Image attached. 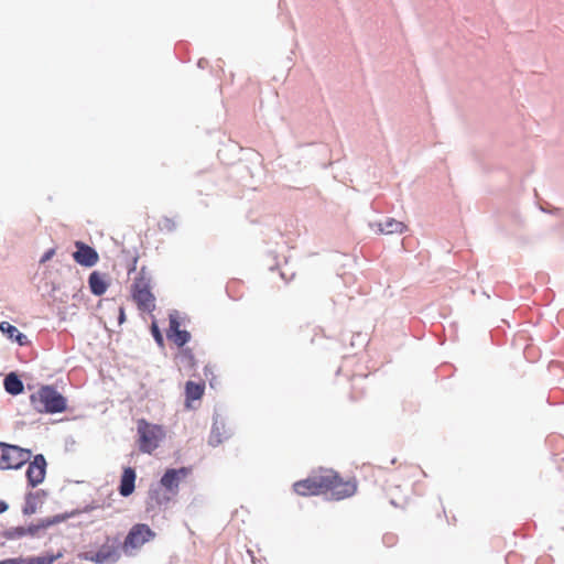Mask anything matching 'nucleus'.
Instances as JSON below:
<instances>
[{
	"mask_svg": "<svg viewBox=\"0 0 564 564\" xmlns=\"http://www.w3.org/2000/svg\"><path fill=\"white\" fill-rule=\"evenodd\" d=\"M205 391L204 382L187 381L185 384V403L191 406V402L199 400Z\"/></svg>",
	"mask_w": 564,
	"mask_h": 564,
	"instance_id": "4468645a",
	"label": "nucleus"
},
{
	"mask_svg": "<svg viewBox=\"0 0 564 564\" xmlns=\"http://www.w3.org/2000/svg\"><path fill=\"white\" fill-rule=\"evenodd\" d=\"M3 384L6 391L12 395H17L23 391V382L15 373H9L4 378Z\"/></svg>",
	"mask_w": 564,
	"mask_h": 564,
	"instance_id": "a211bd4d",
	"label": "nucleus"
},
{
	"mask_svg": "<svg viewBox=\"0 0 564 564\" xmlns=\"http://www.w3.org/2000/svg\"><path fill=\"white\" fill-rule=\"evenodd\" d=\"M151 333L155 339V341L160 345V346H163L164 345V339H163V336L159 329V326L155 322L152 323L151 325Z\"/></svg>",
	"mask_w": 564,
	"mask_h": 564,
	"instance_id": "b1692460",
	"label": "nucleus"
},
{
	"mask_svg": "<svg viewBox=\"0 0 564 564\" xmlns=\"http://www.w3.org/2000/svg\"><path fill=\"white\" fill-rule=\"evenodd\" d=\"M139 435V449L142 453L152 454L165 437V431L162 425L149 423L144 419L137 422Z\"/></svg>",
	"mask_w": 564,
	"mask_h": 564,
	"instance_id": "39448f33",
	"label": "nucleus"
},
{
	"mask_svg": "<svg viewBox=\"0 0 564 564\" xmlns=\"http://www.w3.org/2000/svg\"><path fill=\"white\" fill-rule=\"evenodd\" d=\"M134 481H135L134 469H132L131 467L124 468L122 476H121L120 487H119L120 495L123 497L130 496L134 490Z\"/></svg>",
	"mask_w": 564,
	"mask_h": 564,
	"instance_id": "2eb2a0df",
	"label": "nucleus"
},
{
	"mask_svg": "<svg viewBox=\"0 0 564 564\" xmlns=\"http://www.w3.org/2000/svg\"><path fill=\"white\" fill-rule=\"evenodd\" d=\"M24 560L22 557H14L0 561V564H23Z\"/></svg>",
	"mask_w": 564,
	"mask_h": 564,
	"instance_id": "a878e982",
	"label": "nucleus"
},
{
	"mask_svg": "<svg viewBox=\"0 0 564 564\" xmlns=\"http://www.w3.org/2000/svg\"><path fill=\"white\" fill-rule=\"evenodd\" d=\"M55 253V250L54 249H50L48 251H46L44 253V256L42 257L41 259V262H46L47 260H50Z\"/></svg>",
	"mask_w": 564,
	"mask_h": 564,
	"instance_id": "cd10ccee",
	"label": "nucleus"
},
{
	"mask_svg": "<svg viewBox=\"0 0 564 564\" xmlns=\"http://www.w3.org/2000/svg\"><path fill=\"white\" fill-rule=\"evenodd\" d=\"M54 522L55 521L47 520V521H42L39 524H32V525L25 527L26 535L35 536L40 531L45 530Z\"/></svg>",
	"mask_w": 564,
	"mask_h": 564,
	"instance_id": "412c9836",
	"label": "nucleus"
},
{
	"mask_svg": "<svg viewBox=\"0 0 564 564\" xmlns=\"http://www.w3.org/2000/svg\"><path fill=\"white\" fill-rule=\"evenodd\" d=\"M31 451L15 445L0 444V469H18L30 460Z\"/></svg>",
	"mask_w": 564,
	"mask_h": 564,
	"instance_id": "423d86ee",
	"label": "nucleus"
},
{
	"mask_svg": "<svg viewBox=\"0 0 564 564\" xmlns=\"http://www.w3.org/2000/svg\"><path fill=\"white\" fill-rule=\"evenodd\" d=\"M0 329L3 334H7L10 339H13L19 329L11 325L9 322H2L0 324Z\"/></svg>",
	"mask_w": 564,
	"mask_h": 564,
	"instance_id": "4be33fe9",
	"label": "nucleus"
},
{
	"mask_svg": "<svg viewBox=\"0 0 564 564\" xmlns=\"http://www.w3.org/2000/svg\"><path fill=\"white\" fill-rule=\"evenodd\" d=\"M158 227L160 231L172 232L176 229V221L170 217H163L159 220Z\"/></svg>",
	"mask_w": 564,
	"mask_h": 564,
	"instance_id": "aec40b11",
	"label": "nucleus"
},
{
	"mask_svg": "<svg viewBox=\"0 0 564 564\" xmlns=\"http://www.w3.org/2000/svg\"><path fill=\"white\" fill-rule=\"evenodd\" d=\"M26 535V529L25 527H18L12 529V531L9 533L10 538H22Z\"/></svg>",
	"mask_w": 564,
	"mask_h": 564,
	"instance_id": "393cba45",
	"label": "nucleus"
},
{
	"mask_svg": "<svg viewBox=\"0 0 564 564\" xmlns=\"http://www.w3.org/2000/svg\"><path fill=\"white\" fill-rule=\"evenodd\" d=\"M191 473L192 468L189 467H181L178 469H166V471L164 473L160 480V484L172 496H176L178 492L180 482L186 477H188Z\"/></svg>",
	"mask_w": 564,
	"mask_h": 564,
	"instance_id": "1a4fd4ad",
	"label": "nucleus"
},
{
	"mask_svg": "<svg viewBox=\"0 0 564 564\" xmlns=\"http://www.w3.org/2000/svg\"><path fill=\"white\" fill-rule=\"evenodd\" d=\"M323 482L324 495L334 500L349 498L357 491L356 479H344L334 469H323Z\"/></svg>",
	"mask_w": 564,
	"mask_h": 564,
	"instance_id": "7ed1b4c3",
	"label": "nucleus"
},
{
	"mask_svg": "<svg viewBox=\"0 0 564 564\" xmlns=\"http://www.w3.org/2000/svg\"><path fill=\"white\" fill-rule=\"evenodd\" d=\"M119 324H122L126 319V313H124V308L123 307H120L119 308Z\"/></svg>",
	"mask_w": 564,
	"mask_h": 564,
	"instance_id": "c85d7f7f",
	"label": "nucleus"
},
{
	"mask_svg": "<svg viewBox=\"0 0 564 564\" xmlns=\"http://www.w3.org/2000/svg\"><path fill=\"white\" fill-rule=\"evenodd\" d=\"M55 557L53 556H36L29 560L26 564H53Z\"/></svg>",
	"mask_w": 564,
	"mask_h": 564,
	"instance_id": "5701e85b",
	"label": "nucleus"
},
{
	"mask_svg": "<svg viewBox=\"0 0 564 564\" xmlns=\"http://www.w3.org/2000/svg\"><path fill=\"white\" fill-rule=\"evenodd\" d=\"M293 490L303 497L324 495L323 469L294 482Z\"/></svg>",
	"mask_w": 564,
	"mask_h": 564,
	"instance_id": "6e6552de",
	"label": "nucleus"
},
{
	"mask_svg": "<svg viewBox=\"0 0 564 564\" xmlns=\"http://www.w3.org/2000/svg\"><path fill=\"white\" fill-rule=\"evenodd\" d=\"M46 462L43 455H36L26 469V478L32 487L40 485L45 477Z\"/></svg>",
	"mask_w": 564,
	"mask_h": 564,
	"instance_id": "f8f14e48",
	"label": "nucleus"
},
{
	"mask_svg": "<svg viewBox=\"0 0 564 564\" xmlns=\"http://www.w3.org/2000/svg\"><path fill=\"white\" fill-rule=\"evenodd\" d=\"M8 506L4 501L0 500V513L4 512L7 510Z\"/></svg>",
	"mask_w": 564,
	"mask_h": 564,
	"instance_id": "c756f323",
	"label": "nucleus"
},
{
	"mask_svg": "<svg viewBox=\"0 0 564 564\" xmlns=\"http://www.w3.org/2000/svg\"><path fill=\"white\" fill-rule=\"evenodd\" d=\"M378 231L384 235L402 234L406 226L402 221H398L393 218H387L382 223L377 224Z\"/></svg>",
	"mask_w": 564,
	"mask_h": 564,
	"instance_id": "f3484780",
	"label": "nucleus"
},
{
	"mask_svg": "<svg viewBox=\"0 0 564 564\" xmlns=\"http://www.w3.org/2000/svg\"><path fill=\"white\" fill-rule=\"evenodd\" d=\"M131 297L139 311L152 313L155 310V296L151 291V280L143 270L134 278L131 285Z\"/></svg>",
	"mask_w": 564,
	"mask_h": 564,
	"instance_id": "20e7f679",
	"label": "nucleus"
},
{
	"mask_svg": "<svg viewBox=\"0 0 564 564\" xmlns=\"http://www.w3.org/2000/svg\"><path fill=\"white\" fill-rule=\"evenodd\" d=\"M169 321L170 326L166 333L167 338L178 347L184 346L191 339V334L187 330L180 328L181 323L176 313L170 314Z\"/></svg>",
	"mask_w": 564,
	"mask_h": 564,
	"instance_id": "9b49d317",
	"label": "nucleus"
},
{
	"mask_svg": "<svg viewBox=\"0 0 564 564\" xmlns=\"http://www.w3.org/2000/svg\"><path fill=\"white\" fill-rule=\"evenodd\" d=\"M13 339H15L21 346L26 344V336L20 332L17 333Z\"/></svg>",
	"mask_w": 564,
	"mask_h": 564,
	"instance_id": "bb28decb",
	"label": "nucleus"
},
{
	"mask_svg": "<svg viewBox=\"0 0 564 564\" xmlns=\"http://www.w3.org/2000/svg\"><path fill=\"white\" fill-rule=\"evenodd\" d=\"M88 284L90 292L97 296L105 294L109 286V283L106 280V274L100 273L98 271H94L90 273L88 278Z\"/></svg>",
	"mask_w": 564,
	"mask_h": 564,
	"instance_id": "ddd939ff",
	"label": "nucleus"
},
{
	"mask_svg": "<svg viewBox=\"0 0 564 564\" xmlns=\"http://www.w3.org/2000/svg\"><path fill=\"white\" fill-rule=\"evenodd\" d=\"M229 436V430L226 429V424L223 421H215L212 427L208 443L212 446L219 445L224 438Z\"/></svg>",
	"mask_w": 564,
	"mask_h": 564,
	"instance_id": "dca6fc26",
	"label": "nucleus"
},
{
	"mask_svg": "<svg viewBox=\"0 0 564 564\" xmlns=\"http://www.w3.org/2000/svg\"><path fill=\"white\" fill-rule=\"evenodd\" d=\"M155 532L151 530V528L148 524L144 523H138L134 524L129 533L127 534L123 543L122 549L126 553L129 552V550L139 549L142 545H144L147 542L154 539Z\"/></svg>",
	"mask_w": 564,
	"mask_h": 564,
	"instance_id": "0eeeda50",
	"label": "nucleus"
},
{
	"mask_svg": "<svg viewBox=\"0 0 564 564\" xmlns=\"http://www.w3.org/2000/svg\"><path fill=\"white\" fill-rule=\"evenodd\" d=\"M121 542L118 536L106 535L102 543L78 554L82 561L95 564H113L120 558Z\"/></svg>",
	"mask_w": 564,
	"mask_h": 564,
	"instance_id": "f03ea898",
	"label": "nucleus"
},
{
	"mask_svg": "<svg viewBox=\"0 0 564 564\" xmlns=\"http://www.w3.org/2000/svg\"><path fill=\"white\" fill-rule=\"evenodd\" d=\"M31 405L39 413H62L67 408L66 399L52 386H42L30 397Z\"/></svg>",
	"mask_w": 564,
	"mask_h": 564,
	"instance_id": "f257e3e1",
	"label": "nucleus"
},
{
	"mask_svg": "<svg viewBox=\"0 0 564 564\" xmlns=\"http://www.w3.org/2000/svg\"><path fill=\"white\" fill-rule=\"evenodd\" d=\"M76 251L73 253L75 262L83 267H94L99 261L98 252L90 246L82 242H75Z\"/></svg>",
	"mask_w": 564,
	"mask_h": 564,
	"instance_id": "9d476101",
	"label": "nucleus"
},
{
	"mask_svg": "<svg viewBox=\"0 0 564 564\" xmlns=\"http://www.w3.org/2000/svg\"><path fill=\"white\" fill-rule=\"evenodd\" d=\"M178 357L181 362L189 369H193L196 366V361L191 349H183Z\"/></svg>",
	"mask_w": 564,
	"mask_h": 564,
	"instance_id": "6ab92c4d",
	"label": "nucleus"
}]
</instances>
